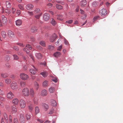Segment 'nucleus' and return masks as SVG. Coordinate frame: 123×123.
Wrapping results in <instances>:
<instances>
[{
	"label": "nucleus",
	"mask_w": 123,
	"mask_h": 123,
	"mask_svg": "<svg viewBox=\"0 0 123 123\" xmlns=\"http://www.w3.org/2000/svg\"><path fill=\"white\" fill-rule=\"evenodd\" d=\"M36 57L38 59H41L42 57V55L40 53H37L36 54Z\"/></svg>",
	"instance_id": "c85d7f7f"
},
{
	"label": "nucleus",
	"mask_w": 123,
	"mask_h": 123,
	"mask_svg": "<svg viewBox=\"0 0 123 123\" xmlns=\"http://www.w3.org/2000/svg\"><path fill=\"white\" fill-rule=\"evenodd\" d=\"M21 78L23 80H26L29 78L28 75L24 73H21L20 75Z\"/></svg>",
	"instance_id": "6e6552de"
},
{
	"label": "nucleus",
	"mask_w": 123,
	"mask_h": 123,
	"mask_svg": "<svg viewBox=\"0 0 123 123\" xmlns=\"http://www.w3.org/2000/svg\"><path fill=\"white\" fill-rule=\"evenodd\" d=\"M57 18L58 19L62 20L63 19V16L61 15H59L57 16Z\"/></svg>",
	"instance_id": "a878e982"
},
{
	"label": "nucleus",
	"mask_w": 123,
	"mask_h": 123,
	"mask_svg": "<svg viewBox=\"0 0 123 123\" xmlns=\"http://www.w3.org/2000/svg\"><path fill=\"white\" fill-rule=\"evenodd\" d=\"M42 105L45 111L47 110L49 108V106L47 104H43Z\"/></svg>",
	"instance_id": "aec40b11"
},
{
	"label": "nucleus",
	"mask_w": 123,
	"mask_h": 123,
	"mask_svg": "<svg viewBox=\"0 0 123 123\" xmlns=\"http://www.w3.org/2000/svg\"><path fill=\"white\" fill-rule=\"evenodd\" d=\"M7 18L4 15H2L1 17V19L0 21V26H1L3 25L6 24L7 22Z\"/></svg>",
	"instance_id": "f257e3e1"
},
{
	"label": "nucleus",
	"mask_w": 123,
	"mask_h": 123,
	"mask_svg": "<svg viewBox=\"0 0 123 123\" xmlns=\"http://www.w3.org/2000/svg\"><path fill=\"white\" fill-rule=\"evenodd\" d=\"M107 14V11L105 9H103L100 11L99 14L102 16H105Z\"/></svg>",
	"instance_id": "423d86ee"
},
{
	"label": "nucleus",
	"mask_w": 123,
	"mask_h": 123,
	"mask_svg": "<svg viewBox=\"0 0 123 123\" xmlns=\"http://www.w3.org/2000/svg\"><path fill=\"white\" fill-rule=\"evenodd\" d=\"M18 7L19 9L21 10H23L24 8L23 5L21 4H19L18 5Z\"/></svg>",
	"instance_id": "a19ab883"
},
{
	"label": "nucleus",
	"mask_w": 123,
	"mask_h": 123,
	"mask_svg": "<svg viewBox=\"0 0 123 123\" xmlns=\"http://www.w3.org/2000/svg\"><path fill=\"white\" fill-rule=\"evenodd\" d=\"M5 12L6 13V15L7 16L8 18L9 19H11L12 18L11 14V10L8 9H6L5 10Z\"/></svg>",
	"instance_id": "f03ea898"
},
{
	"label": "nucleus",
	"mask_w": 123,
	"mask_h": 123,
	"mask_svg": "<svg viewBox=\"0 0 123 123\" xmlns=\"http://www.w3.org/2000/svg\"><path fill=\"white\" fill-rule=\"evenodd\" d=\"M29 91V95L33 97L35 93L34 89L32 88H31Z\"/></svg>",
	"instance_id": "dca6fc26"
},
{
	"label": "nucleus",
	"mask_w": 123,
	"mask_h": 123,
	"mask_svg": "<svg viewBox=\"0 0 123 123\" xmlns=\"http://www.w3.org/2000/svg\"><path fill=\"white\" fill-rule=\"evenodd\" d=\"M1 34L3 38H5L6 36V34L5 32L3 31H2L1 32Z\"/></svg>",
	"instance_id": "ea45409f"
},
{
	"label": "nucleus",
	"mask_w": 123,
	"mask_h": 123,
	"mask_svg": "<svg viewBox=\"0 0 123 123\" xmlns=\"http://www.w3.org/2000/svg\"><path fill=\"white\" fill-rule=\"evenodd\" d=\"M42 13H41L40 14L37 15L35 16V17L37 19H39L40 16L42 15Z\"/></svg>",
	"instance_id": "a18cd8bd"
},
{
	"label": "nucleus",
	"mask_w": 123,
	"mask_h": 123,
	"mask_svg": "<svg viewBox=\"0 0 123 123\" xmlns=\"http://www.w3.org/2000/svg\"><path fill=\"white\" fill-rule=\"evenodd\" d=\"M40 10L39 9L36 8L34 11V13L35 14H38L40 12Z\"/></svg>",
	"instance_id": "72a5a7b5"
},
{
	"label": "nucleus",
	"mask_w": 123,
	"mask_h": 123,
	"mask_svg": "<svg viewBox=\"0 0 123 123\" xmlns=\"http://www.w3.org/2000/svg\"><path fill=\"white\" fill-rule=\"evenodd\" d=\"M6 60L8 61L10 59V57L9 55H7L6 56Z\"/></svg>",
	"instance_id": "13d9d810"
},
{
	"label": "nucleus",
	"mask_w": 123,
	"mask_h": 123,
	"mask_svg": "<svg viewBox=\"0 0 123 123\" xmlns=\"http://www.w3.org/2000/svg\"><path fill=\"white\" fill-rule=\"evenodd\" d=\"M17 111V109L15 106L13 105L12 107V113H15Z\"/></svg>",
	"instance_id": "2eb2a0df"
},
{
	"label": "nucleus",
	"mask_w": 123,
	"mask_h": 123,
	"mask_svg": "<svg viewBox=\"0 0 123 123\" xmlns=\"http://www.w3.org/2000/svg\"><path fill=\"white\" fill-rule=\"evenodd\" d=\"M14 95L12 92L10 91L8 92L7 94V97L9 99H12L14 97Z\"/></svg>",
	"instance_id": "0eeeda50"
},
{
	"label": "nucleus",
	"mask_w": 123,
	"mask_h": 123,
	"mask_svg": "<svg viewBox=\"0 0 123 123\" xmlns=\"http://www.w3.org/2000/svg\"><path fill=\"white\" fill-rule=\"evenodd\" d=\"M50 17V15L48 13H45L43 15V19L45 21H47L49 20Z\"/></svg>",
	"instance_id": "1a4fd4ad"
},
{
	"label": "nucleus",
	"mask_w": 123,
	"mask_h": 123,
	"mask_svg": "<svg viewBox=\"0 0 123 123\" xmlns=\"http://www.w3.org/2000/svg\"><path fill=\"white\" fill-rule=\"evenodd\" d=\"M99 16H96L94 17L93 19V21H95L97 20V19L99 18Z\"/></svg>",
	"instance_id": "052dcab7"
},
{
	"label": "nucleus",
	"mask_w": 123,
	"mask_h": 123,
	"mask_svg": "<svg viewBox=\"0 0 123 123\" xmlns=\"http://www.w3.org/2000/svg\"><path fill=\"white\" fill-rule=\"evenodd\" d=\"M22 94L25 96H28L29 95V90L27 88H25L23 89L22 91Z\"/></svg>",
	"instance_id": "7ed1b4c3"
},
{
	"label": "nucleus",
	"mask_w": 123,
	"mask_h": 123,
	"mask_svg": "<svg viewBox=\"0 0 123 123\" xmlns=\"http://www.w3.org/2000/svg\"><path fill=\"white\" fill-rule=\"evenodd\" d=\"M64 42L65 44L66 45H68V41L65 39H64Z\"/></svg>",
	"instance_id": "bf43d9fd"
},
{
	"label": "nucleus",
	"mask_w": 123,
	"mask_h": 123,
	"mask_svg": "<svg viewBox=\"0 0 123 123\" xmlns=\"http://www.w3.org/2000/svg\"><path fill=\"white\" fill-rule=\"evenodd\" d=\"M31 31L32 32H35L37 31L35 28H32L31 29Z\"/></svg>",
	"instance_id": "6e6d98bb"
},
{
	"label": "nucleus",
	"mask_w": 123,
	"mask_h": 123,
	"mask_svg": "<svg viewBox=\"0 0 123 123\" xmlns=\"http://www.w3.org/2000/svg\"><path fill=\"white\" fill-rule=\"evenodd\" d=\"M8 35L9 37H12L14 36V32L10 30H9L8 31Z\"/></svg>",
	"instance_id": "f3484780"
},
{
	"label": "nucleus",
	"mask_w": 123,
	"mask_h": 123,
	"mask_svg": "<svg viewBox=\"0 0 123 123\" xmlns=\"http://www.w3.org/2000/svg\"><path fill=\"white\" fill-rule=\"evenodd\" d=\"M57 36L56 34H54L52 35L50 38V41L51 42L54 41L57 38Z\"/></svg>",
	"instance_id": "f8f14e48"
},
{
	"label": "nucleus",
	"mask_w": 123,
	"mask_h": 123,
	"mask_svg": "<svg viewBox=\"0 0 123 123\" xmlns=\"http://www.w3.org/2000/svg\"><path fill=\"white\" fill-rule=\"evenodd\" d=\"M17 44L19 46H25V45L23 44V43H17Z\"/></svg>",
	"instance_id": "e2e57ef3"
},
{
	"label": "nucleus",
	"mask_w": 123,
	"mask_h": 123,
	"mask_svg": "<svg viewBox=\"0 0 123 123\" xmlns=\"http://www.w3.org/2000/svg\"><path fill=\"white\" fill-rule=\"evenodd\" d=\"M34 101L35 104H36L37 103V98H35L34 100Z\"/></svg>",
	"instance_id": "680f3d73"
},
{
	"label": "nucleus",
	"mask_w": 123,
	"mask_h": 123,
	"mask_svg": "<svg viewBox=\"0 0 123 123\" xmlns=\"http://www.w3.org/2000/svg\"><path fill=\"white\" fill-rule=\"evenodd\" d=\"M47 94V91L45 90H42L41 93V95L42 96H46Z\"/></svg>",
	"instance_id": "4468645a"
},
{
	"label": "nucleus",
	"mask_w": 123,
	"mask_h": 123,
	"mask_svg": "<svg viewBox=\"0 0 123 123\" xmlns=\"http://www.w3.org/2000/svg\"><path fill=\"white\" fill-rule=\"evenodd\" d=\"M19 102V100L17 98H15L14 99L12 100V102L15 105H17Z\"/></svg>",
	"instance_id": "6ab92c4d"
},
{
	"label": "nucleus",
	"mask_w": 123,
	"mask_h": 123,
	"mask_svg": "<svg viewBox=\"0 0 123 123\" xmlns=\"http://www.w3.org/2000/svg\"><path fill=\"white\" fill-rule=\"evenodd\" d=\"M40 44L41 45L45 47L46 46L44 42L43 41H42L40 42Z\"/></svg>",
	"instance_id": "49530a36"
},
{
	"label": "nucleus",
	"mask_w": 123,
	"mask_h": 123,
	"mask_svg": "<svg viewBox=\"0 0 123 123\" xmlns=\"http://www.w3.org/2000/svg\"><path fill=\"white\" fill-rule=\"evenodd\" d=\"M9 123H12V116L11 115H10L9 116Z\"/></svg>",
	"instance_id": "8fccbe9b"
},
{
	"label": "nucleus",
	"mask_w": 123,
	"mask_h": 123,
	"mask_svg": "<svg viewBox=\"0 0 123 123\" xmlns=\"http://www.w3.org/2000/svg\"><path fill=\"white\" fill-rule=\"evenodd\" d=\"M52 6V4L50 3H49L47 5V7L48 8H50Z\"/></svg>",
	"instance_id": "c03bdc74"
},
{
	"label": "nucleus",
	"mask_w": 123,
	"mask_h": 123,
	"mask_svg": "<svg viewBox=\"0 0 123 123\" xmlns=\"http://www.w3.org/2000/svg\"><path fill=\"white\" fill-rule=\"evenodd\" d=\"M12 48L16 51H18L19 50V49L17 46H13L12 47Z\"/></svg>",
	"instance_id": "de8ad7c7"
},
{
	"label": "nucleus",
	"mask_w": 123,
	"mask_h": 123,
	"mask_svg": "<svg viewBox=\"0 0 123 123\" xmlns=\"http://www.w3.org/2000/svg\"><path fill=\"white\" fill-rule=\"evenodd\" d=\"M56 1L57 3H60L62 5L63 4H64V2L62 1L56 0Z\"/></svg>",
	"instance_id": "864d4df0"
},
{
	"label": "nucleus",
	"mask_w": 123,
	"mask_h": 123,
	"mask_svg": "<svg viewBox=\"0 0 123 123\" xmlns=\"http://www.w3.org/2000/svg\"><path fill=\"white\" fill-rule=\"evenodd\" d=\"M7 7L9 8L11 7V4L9 1H6V2Z\"/></svg>",
	"instance_id": "473e14b6"
},
{
	"label": "nucleus",
	"mask_w": 123,
	"mask_h": 123,
	"mask_svg": "<svg viewBox=\"0 0 123 123\" xmlns=\"http://www.w3.org/2000/svg\"><path fill=\"white\" fill-rule=\"evenodd\" d=\"M49 84V82L47 80H45L43 83L42 85L44 87H47Z\"/></svg>",
	"instance_id": "412c9836"
},
{
	"label": "nucleus",
	"mask_w": 123,
	"mask_h": 123,
	"mask_svg": "<svg viewBox=\"0 0 123 123\" xmlns=\"http://www.w3.org/2000/svg\"><path fill=\"white\" fill-rule=\"evenodd\" d=\"M51 24L53 25H54L56 24V22L53 19H52L51 22Z\"/></svg>",
	"instance_id": "37998d69"
},
{
	"label": "nucleus",
	"mask_w": 123,
	"mask_h": 123,
	"mask_svg": "<svg viewBox=\"0 0 123 123\" xmlns=\"http://www.w3.org/2000/svg\"><path fill=\"white\" fill-rule=\"evenodd\" d=\"M10 87L13 90H15L17 88V85L16 82H12L10 85Z\"/></svg>",
	"instance_id": "20e7f679"
},
{
	"label": "nucleus",
	"mask_w": 123,
	"mask_h": 123,
	"mask_svg": "<svg viewBox=\"0 0 123 123\" xmlns=\"http://www.w3.org/2000/svg\"><path fill=\"white\" fill-rule=\"evenodd\" d=\"M13 121V123H18V121L16 118H14Z\"/></svg>",
	"instance_id": "5fc2aeb1"
},
{
	"label": "nucleus",
	"mask_w": 123,
	"mask_h": 123,
	"mask_svg": "<svg viewBox=\"0 0 123 123\" xmlns=\"http://www.w3.org/2000/svg\"><path fill=\"white\" fill-rule=\"evenodd\" d=\"M27 48H28L30 50H31L32 49V47L31 45L28 44L26 45L25 48L23 49L24 51H26L27 53L28 54L29 51V50H28L27 49Z\"/></svg>",
	"instance_id": "39448f33"
},
{
	"label": "nucleus",
	"mask_w": 123,
	"mask_h": 123,
	"mask_svg": "<svg viewBox=\"0 0 123 123\" xmlns=\"http://www.w3.org/2000/svg\"><path fill=\"white\" fill-rule=\"evenodd\" d=\"M62 45H61L57 49V50H61L62 48Z\"/></svg>",
	"instance_id": "338daca9"
},
{
	"label": "nucleus",
	"mask_w": 123,
	"mask_h": 123,
	"mask_svg": "<svg viewBox=\"0 0 123 123\" xmlns=\"http://www.w3.org/2000/svg\"><path fill=\"white\" fill-rule=\"evenodd\" d=\"M16 13H17V14L18 15H19L20 14V13H21L20 11V10H18L17 11Z\"/></svg>",
	"instance_id": "774afa93"
},
{
	"label": "nucleus",
	"mask_w": 123,
	"mask_h": 123,
	"mask_svg": "<svg viewBox=\"0 0 123 123\" xmlns=\"http://www.w3.org/2000/svg\"><path fill=\"white\" fill-rule=\"evenodd\" d=\"M61 55V53L59 52H57L54 54V55L55 57H57L60 55Z\"/></svg>",
	"instance_id": "f704fd0d"
},
{
	"label": "nucleus",
	"mask_w": 123,
	"mask_h": 123,
	"mask_svg": "<svg viewBox=\"0 0 123 123\" xmlns=\"http://www.w3.org/2000/svg\"><path fill=\"white\" fill-rule=\"evenodd\" d=\"M55 7L58 9L61 10L62 9V6L60 5L56 4Z\"/></svg>",
	"instance_id": "7c9ffc66"
},
{
	"label": "nucleus",
	"mask_w": 123,
	"mask_h": 123,
	"mask_svg": "<svg viewBox=\"0 0 123 123\" xmlns=\"http://www.w3.org/2000/svg\"><path fill=\"white\" fill-rule=\"evenodd\" d=\"M33 7L34 6L33 5L31 4H28L26 6V8L28 10H31Z\"/></svg>",
	"instance_id": "9b49d317"
},
{
	"label": "nucleus",
	"mask_w": 123,
	"mask_h": 123,
	"mask_svg": "<svg viewBox=\"0 0 123 123\" xmlns=\"http://www.w3.org/2000/svg\"><path fill=\"white\" fill-rule=\"evenodd\" d=\"M40 74L44 77H46L48 75V73L46 72H41L40 73Z\"/></svg>",
	"instance_id": "5701e85b"
},
{
	"label": "nucleus",
	"mask_w": 123,
	"mask_h": 123,
	"mask_svg": "<svg viewBox=\"0 0 123 123\" xmlns=\"http://www.w3.org/2000/svg\"><path fill=\"white\" fill-rule=\"evenodd\" d=\"M28 13L29 15L31 16H32L34 14L33 12H32L28 11Z\"/></svg>",
	"instance_id": "4d7b16f0"
},
{
	"label": "nucleus",
	"mask_w": 123,
	"mask_h": 123,
	"mask_svg": "<svg viewBox=\"0 0 123 123\" xmlns=\"http://www.w3.org/2000/svg\"><path fill=\"white\" fill-rule=\"evenodd\" d=\"M19 120L21 123H24L25 122V118H21L19 119Z\"/></svg>",
	"instance_id": "09e8293b"
},
{
	"label": "nucleus",
	"mask_w": 123,
	"mask_h": 123,
	"mask_svg": "<svg viewBox=\"0 0 123 123\" xmlns=\"http://www.w3.org/2000/svg\"><path fill=\"white\" fill-rule=\"evenodd\" d=\"M14 57V59L15 60H17L18 59V56L16 54H14L13 55Z\"/></svg>",
	"instance_id": "79ce46f5"
},
{
	"label": "nucleus",
	"mask_w": 123,
	"mask_h": 123,
	"mask_svg": "<svg viewBox=\"0 0 123 123\" xmlns=\"http://www.w3.org/2000/svg\"><path fill=\"white\" fill-rule=\"evenodd\" d=\"M5 81L6 84L8 85L11 82V80L10 79H5Z\"/></svg>",
	"instance_id": "393cba45"
},
{
	"label": "nucleus",
	"mask_w": 123,
	"mask_h": 123,
	"mask_svg": "<svg viewBox=\"0 0 123 123\" xmlns=\"http://www.w3.org/2000/svg\"><path fill=\"white\" fill-rule=\"evenodd\" d=\"M55 89L54 87H51L49 88V91L50 93H53Z\"/></svg>",
	"instance_id": "4c0bfd02"
},
{
	"label": "nucleus",
	"mask_w": 123,
	"mask_h": 123,
	"mask_svg": "<svg viewBox=\"0 0 123 123\" xmlns=\"http://www.w3.org/2000/svg\"><path fill=\"white\" fill-rule=\"evenodd\" d=\"M28 109L31 112L32 111L33 109V105L32 104H30L28 106Z\"/></svg>",
	"instance_id": "cd10ccee"
},
{
	"label": "nucleus",
	"mask_w": 123,
	"mask_h": 123,
	"mask_svg": "<svg viewBox=\"0 0 123 123\" xmlns=\"http://www.w3.org/2000/svg\"><path fill=\"white\" fill-rule=\"evenodd\" d=\"M39 109L38 107H36L35 108V112L36 114L38 113L39 112Z\"/></svg>",
	"instance_id": "58836bf2"
},
{
	"label": "nucleus",
	"mask_w": 123,
	"mask_h": 123,
	"mask_svg": "<svg viewBox=\"0 0 123 123\" xmlns=\"http://www.w3.org/2000/svg\"><path fill=\"white\" fill-rule=\"evenodd\" d=\"M1 76L2 77L5 78L8 77V75L6 73L1 74Z\"/></svg>",
	"instance_id": "c756f323"
},
{
	"label": "nucleus",
	"mask_w": 123,
	"mask_h": 123,
	"mask_svg": "<svg viewBox=\"0 0 123 123\" xmlns=\"http://www.w3.org/2000/svg\"><path fill=\"white\" fill-rule=\"evenodd\" d=\"M34 69H31L30 70V72L33 74H35L36 73V71L35 70V68L33 66Z\"/></svg>",
	"instance_id": "b1692460"
},
{
	"label": "nucleus",
	"mask_w": 123,
	"mask_h": 123,
	"mask_svg": "<svg viewBox=\"0 0 123 123\" xmlns=\"http://www.w3.org/2000/svg\"><path fill=\"white\" fill-rule=\"evenodd\" d=\"M4 94L3 91L0 89V95H3Z\"/></svg>",
	"instance_id": "0e129e2a"
},
{
	"label": "nucleus",
	"mask_w": 123,
	"mask_h": 123,
	"mask_svg": "<svg viewBox=\"0 0 123 123\" xmlns=\"http://www.w3.org/2000/svg\"><path fill=\"white\" fill-rule=\"evenodd\" d=\"M51 105L53 106H56L57 103L56 101L54 100H52L51 101Z\"/></svg>",
	"instance_id": "bb28decb"
},
{
	"label": "nucleus",
	"mask_w": 123,
	"mask_h": 123,
	"mask_svg": "<svg viewBox=\"0 0 123 123\" xmlns=\"http://www.w3.org/2000/svg\"><path fill=\"white\" fill-rule=\"evenodd\" d=\"M16 24L17 26H20L21 25L22 23V21L21 20L18 19L16 21Z\"/></svg>",
	"instance_id": "ddd939ff"
},
{
	"label": "nucleus",
	"mask_w": 123,
	"mask_h": 123,
	"mask_svg": "<svg viewBox=\"0 0 123 123\" xmlns=\"http://www.w3.org/2000/svg\"><path fill=\"white\" fill-rule=\"evenodd\" d=\"M34 84L35 89L37 90H38L39 87V84L37 82H36L34 83Z\"/></svg>",
	"instance_id": "c9c22d12"
},
{
	"label": "nucleus",
	"mask_w": 123,
	"mask_h": 123,
	"mask_svg": "<svg viewBox=\"0 0 123 123\" xmlns=\"http://www.w3.org/2000/svg\"><path fill=\"white\" fill-rule=\"evenodd\" d=\"M25 116L27 120H30L31 117V115L29 113H27L26 115Z\"/></svg>",
	"instance_id": "2f4dec72"
},
{
	"label": "nucleus",
	"mask_w": 123,
	"mask_h": 123,
	"mask_svg": "<svg viewBox=\"0 0 123 123\" xmlns=\"http://www.w3.org/2000/svg\"><path fill=\"white\" fill-rule=\"evenodd\" d=\"M86 4V0H83L81 1L80 3V5L82 7L85 6Z\"/></svg>",
	"instance_id": "a211bd4d"
},
{
	"label": "nucleus",
	"mask_w": 123,
	"mask_h": 123,
	"mask_svg": "<svg viewBox=\"0 0 123 123\" xmlns=\"http://www.w3.org/2000/svg\"><path fill=\"white\" fill-rule=\"evenodd\" d=\"M73 22V21L72 20H68V21H67L66 22L68 23V24H71Z\"/></svg>",
	"instance_id": "69168bd1"
},
{
	"label": "nucleus",
	"mask_w": 123,
	"mask_h": 123,
	"mask_svg": "<svg viewBox=\"0 0 123 123\" xmlns=\"http://www.w3.org/2000/svg\"><path fill=\"white\" fill-rule=\"evenodd\" d=\"M3 115L6 122L8 123V119L7 114L6 113H4Z\"/></svg>",
	"instance_id": "4be33fe9"
},
{
	"label": "nucleus",
	"mask_w": 123,
	"mask_h": 123,
	"mask_svg": "<svg viewBox=\"0 0 123 123\" xmlns=\"http://www.w3.org/2000/svg\"><path fill=\"white\" fill-rule=\"evenodd\" d=\"M21 86L22 87H25L26 85V83L24 81H21L20 83Z\"/></svg>",
	"instance_id": "e433bc0d"
},
{
	"label": "nucleus",
	"mask_w": 123,
	"mask_h": 123,
	"mask_svg": "<svg viewBox=\"0 0 123 123\" xmlns=\"http://www.w3.org/2000/svg\"><path fill=\"white\" fill-rule=\"evenodd\" d=\"M20 105L21 108H24L25 107V103L23 99H21L20 102Z\"/></svg>",
	"instance_id": "9d476101"
},
{
	"label": "nucleus",
	"mask_w": 123,
	"mask_h": 123,
	"mask_svg": "<svg viewBox=\"0 0 123 123\" xmlns=\"http://www.w3.org/2000/svg\"><path fill=\"white\" fill-rule=\"evenodd\" d=\"M54 109L53 108L50 110V111L48 113V114H52L54 112Z\"/></svg>",
	"instance_id": "3c124183"
},
{
	"label": "nucleus",
	"mask_w": 123,
	"mask_h": 123,
	"mask_svg": "<svg viewBox=\"0 0 123 123\" xmlns=\"http://www.w3.org/2000/svg\"><path fill=\"white\" fill-rule=\"evenodd\" d=\"M54 46L51 45H49L48 46V49L50 50H53L54 49Z\"/></svg>",
	"instance_id": "603ef678"
}]
</instances>
